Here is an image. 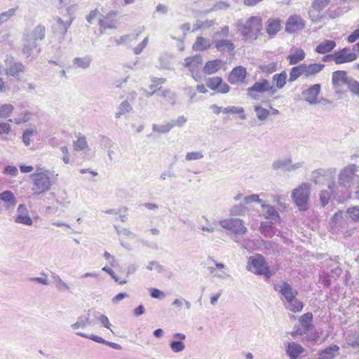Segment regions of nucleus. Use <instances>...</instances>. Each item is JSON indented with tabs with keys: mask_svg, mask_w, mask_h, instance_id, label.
Returning a JSON list of instances; mask_svg holds the SVG:
<instances>
[{
	"mask_svg": "<svg viewBox=\"0 0 359 359\" xmlns=\"http://www.w3.org/2000/svg\"><path fill=\"white\" fill-rule=\"evenodd\" d=\"M98 317V312L93 309L87 311L86 316H80L77 318L76 322L71 325L74 330L84 328L88 325L95 324L93 318Z\"/></svg>",
	"mask_w": 359,
	"mask_h": 359,
	"instance_id": "nucleus-9",
	"label": "nucleus"
},
{
	"mask_svg": "<svg viewBox=\"0 0 359 359\" xmlns=\"http://www.w3.org/2000/svg\"><path fill=\"white\" fill-rule=\"evenodd\" d=\"M222 61L220 60H215L206 62L203 71L207 74H212L216 73L221 68Z\"/></svg>",
	"mask_w": 359,
	"mask_h": 359,
	"instance_id": "nucleus-43",
	"label": "nucleus"
},
{
	"mask_svg": "<svg viewBox=\"0 0 359 359\" xmlns=\"http://www.w3.org/2000/svg\"><path fill=\"white\" fill-rule=\"evenodd\" d=\"M280 20L277 18H269L266 22V33L271 37L276 36L280 30Z\"/></svg>",
	"mask_w": 359,
	"mask_h": 359,
	"instance_id": "nucleus-28",
	"label": "nucleus"
},
{
	"mask_svg": "<svg viewBox=\"0 0 359 359\" xmlns=\"http://www.w3.org/2000/svg\"><path fill=\"white\" fill-rule=\"evenodd\" d=\"M321 91V86L319 83L313 84L302 92V96L304 100L310 104H316L319 103L318 100V95Z\"/></svg>",
	"mask_w": 359,
	"mask_h": 359,
	"instance_id": "nucleus-10",
	"label": "nucleus"
},
{
	"mask_svg": "<svg viewBox=\"0 0 359 359\" xmlns=\"http://www.w3.org/2000/svg\"><path fill=\"white\" fill-rule=\"evenodd\" d=\"M37 135V131L36 129L33 128H27L26 129L22 135V139L23 143L26 146H29L31 142H32L36 138Z\"/></svg>",
	"mask_w": 359,
	"mask_h": 359,
	"instance_id": "nucleus-44",
	"label": "nucleus"
},
{
	"mask_svg": "<svg viewBox=\"0 0 359 359\" xmlns=\"http://www.w3.org/2000/svg\"><path fill=\"white\" fill-rule=\"evenodd\" d=\"M339 347L333 344L318 353V359H334L339 353Z\"/></svg>",
	"mask_w": 359,
	"mask_h": 359,
	"instance_id": "nucleus-29",
	"label": "nucleus"
},
{
	"mask_svg": "<svg viewBox=\"0 0 359 359\" xmlns=\"http://www.w3.org/2000/svg\"><path fill=\"white\" fill-rule=\"evenodd\" d=\"M310 196V185L302 183L292 192V198L300 210L307 209V203Z\"/></svg>",
	"mask_w": 359,
	"mask_h": 359,
	"instance_id": "nucleus-6",
	"label": "nucleus"
},
{
	"mask_svg": "<svg viewBox=\"0 0 359 359\" xmlns=\"http://www.w3.org/2000/svg\"><path fill=\"white\" fill-rule=\"evenodd\" d=\"M25 71V65L16 61L12 55H6L4 63L0 65V74L13 76L20 80V74Z\"/></svg>",
	"mask_w": 359,
	"mask_h": 359,
	"instance_id": "nucleus-3",
	"label": "nucleus"
},
{
	"mask_svg": "<svg viewBox=\"0 0 359 359\" xmlns=\"http://www.w3.org/2000/svg\"><path fill=\"white\" fill-rule=\"evenodd\" d=\"M210 46V40L203 36H198L192 46V49L194 51H203L208 49Z\"/></svg>",
	"mask_w": 359,
	"mask_h": 359,
	"instance_id": "nucleus-35",
	"label": "nucleus"
},
{
	"mask_svg": "<svg viewBox=\"0 0 359 359\" xmlns=\"http://www.w3.org/2000/svg\"><path fill=\"white\" fill-rule=\"evenodd\" d=\"M153 269H155L158 273H162L164 271L163 266L156 261L150 262L147 266V269L149 271H151Z\"/></svg>",
	"mask_w": 359,
	"mask_h": 359,
	"instance_id": "nucleus-62",
	"label": "nucleus"
},
{
	"mask_svg": "<svg viewBox=\"0 0 359 359\" xmlns=\"http://www.w3.org/2000/svg\"><path fill=\"white\" fill-rule=\"evenodd\" d=\"M223 113L224 114H241V118L242 120H245L246 118V116L243 114L244 109L241 107H227L222 109Z\"/></svg>",
	"mask_w": 359,
	"mask_h": 359,
	"instance_id": "nucleus-52",
	"label": "nucleus"
},
{
	"mask_svg": "<svg viewBox=\"0 0 359 359\" xmlns=\"http://www.w3.org/2000/svg\"><path fill=\"white\" fill-rule=\"evenodd\" d=\"M229 34V27L228 26H224L221 29L215 33L214 39L216 38H226Z\"/></svg>",
	"mask_w": 359,
	"mask_h": 359,
	"instance_id": "nucleus-61",
	"label": "nucleus"
},
{
	"mask_svg": "<svg viewBox=\"0 0 359 359\" xmlns=\"http://www.w3.org/2000/svg\"><path fill=\"white\" fill-rule=\"evenodd\" d=\"M159 67L165 69H169L172 64L171 55L163 53L158 58Z\"/></svg>",
	"mask_w": 359,
	"mask_h": 359,
	"instance_id": "nucleus-50",
	"label": "nucleus"
},
{
	"mask_svg": "<svg viewBox=\"0 0 359 359\" xmlns=\"http://www.w3.org/2000/svg\"><path fill=\"white\" fill-rule=\"evenodd\" d=\"M33 114L29 111H25L22 112L20 116L18 118H15L13 119H9L8 121L13 122L15 124H21L27 122L29 121L32 116Z\"/></svg>",
	"mask_w": 359,
	"mask_h": 359,
	"instance_id": "nucleus-51",
	"label": "nucleus"
},
{
	"mask_svg": "<svg viewBox=\"0 0 359 359\" xmlns=\"http://www.w3.org/2000/svg\"><path fill=\"white\" fill-rule=\"evenodd\" d=\"M235 26L245 41L252 42L257 39L262 29V19L260 16H252L245 23L238 20Z\"/></svg>",
	"mask_w": 359,
	"mask_h": 359,
	"instance_id": "nucleus-2",
	"label": "nucleus"
},
{
	"mask_svg": "<svg viewBox=\"0 0 359 359\" xmlns=\"http://www.w3.org/2000/svg\"><path fill=\"white\" fill-rule=\"evenodd\" d=\"M336 46V42L332 40H325L320 43L315 50L319 54H326L332 51Z\"/></svg>",
	"mask_w": 359,
	"mask_h": 359,
	"instance_id": "nucleus-33",
	"label": "nucleus"
},
{
	"mask_svg": "<svg viewBox=\"0 0 359 359\" xmlns=\"http://www.w3.org/2000/svg\"><path fill=\"white\" fill-rule=\"evenodd\" d=\"M259 229L261 233L268 238H271L276 232V229L270 223L262 222Z\"/></svg>",
	"mask_w": 359,
	"mask_h": 359,
	"instance_id": "nucleus-46",
	"label": "nucleus"
},
{
	"mask_svg": "<svg viewBox=\"0 0 359 359\" xmlns=\"http://www.w3.org/2000/svg\"><path fill=\"white\" fill-rule=\"evenodd\" d=\"M149 42V38L145 37L143 41L133 48V52L135 55L140 54L142 50L146 48Z\"/></svg>",
	"mask_w": 359,
	"mask_h": 359,
	"instance_id": "nucleus-60",
	"label": "nucleus"
},
{
	"mask_svg": "<svg viewBox=\"0 0 359 359\" xmlns=\"http://www.w3.org/2000/svg\"><path fill=\"white\" fill-rule=\"evenodd\" d=\"M305 58V53L302 49L297 50L294 54L289 55L287 60H289L290 65H296L299 62Z\"/></svg>",
	"mask_w": 359,
	"mask_h": 359,
	"instance_id": "nucleus-48",
	"label": "nucleus"
},
{
	"mask_svg": "<svg viewBox=\"0 0 359 359\" xmlns=\"http://www.w3.org/2000/svg\"><path fill=\"white\" fill-rule=\"evenodd\" d=\"M14 107L10 104L0 105V118H7L13 112Z\"/></svg>",
	"mask_w": 359,
	"mask_h": 359,
	"instance_id": "nucleus-55",
	"label": "nucleus"
},
{
	"mask_svg": "<svg viewBox=\"0 0 359 359\" xmlns=\"http://www.w3.org/2000/svg\"><path fill=\"white\" fill-rule=\"evenodd\" d=\"M248 269L250 271L263 275L266 278H269L274 274V272L268 268L264 257L261 255H256L250 258Z\"/></svg>",
	"mask_w": 359,
	"mask_h": 359,
	"instance_id": "nucleus-5",
	"label": "nucleus"
},
{
	"mask_svg": "<svg viewBox=\"0 0 359 359\" xmlns=\"http://www.w3.org/2000/svg\"><path fill=\"white\" fill-rule=\"evenodd\" d=\"M132 110L133 107L131 104L127 100L123 101L117 108L115 117L116 118H120L121 116L132 111Z\"/></svg>",
	"mask_w": 359,
	"mask_h": 359,
	"instance_id": "nucleus-45",
	"label": "nucleus"
},
{
	"mask_svg": "<svg viewBox=\"0 0 359 359\" xmlns=\"http://www.w3.org/2000/svg\"><path fill=\"white\" fill-rule=\"evenodd\" d=\"M350 78L345 71H335L332 73V85L335 88H340L344 84L346 85Z\"/></svg>",
	"mask_w": 359,
	"mask_h": 359,
	"instance_id": "nucleus-26",
	"label": "nucleus"
},
{
	"mask_svg": "<svg viewBox=\"0 0 359 359\" xmlns=\"http://www.w3.org/2000/svg\"><path fill=\"white\" fill-rule=\"evenodd\" d=\"M173 128V123H167L166 124L163 125H158L156 123H154L152 125V133L149 134L147 137L149 138L150 137H156L157 136L155 135L156 133L158 134H166L169 133L172 128Z\"/></svg>",
	"mask_w": 359,
	"mask_h": 359,
	"instance_id": "nucleus-30",
	"label": "nucleus"
},
{
	"mask_svg": "<svg viewBox=\"0 0 359 359\" xmlns=\"http://www.w3.org/2000/svg\"><path fill=\"white\" fill-rule=\"evenodd\" d=\"M203 62L202 55L197 54L193 57H187L184 59L183 64L184 67H187L191 72V76L196 80L197 79V74L195 72H197L201 67Z\"/></svg>",
	"mask_w": 359,
	"mask_h": 359,
	"instance_id": "nucleus-11",
	"label": "nucleus"
},
{
	"mask_svg": "<svg viewBox=\"0 0 359 359\" xmlns=\"http://www.w3.org/2000/svg\"><path fill=\"white\" fill-rule=\"evenodd\" d=\"M205 84L211 90H217L219 93H226L230 89L229 85L219 76L208 78Z\"/></svg>",
	"mask_w": 359,
	"mask_h": 359,
	"instance_id": "nucleus-14",
	"label": "nucleus"
},
{
	"mask_svg": "<svg viewBox=\"0 0 359 359\" xmlns=\"http://www.w3.org/2000/svg\"><path fill=\"white\" fill-rule=\"evenodd\" d=\"M52 278L57 290L60 291H66L69 289L67 284L65 283L58 275L53 273L52 275Z\"/></svg>",
	"mask_w": 359,
	"mask_h": 359,
	"instance_id": "nucleus-53",
	"label": "nucleus"
},
{
	"mask_svg": "<svg viewBox=\"0 0 359 359\" xmlns=\"http://www.w3.org/2000/svg\"><path fill=\"white\" fill-rule=\"evenodd\" d=\"M348 89L354 95H359V82L351 77L346 84Z\"/></svg>",
	"mask_w": 359,
	"mask_h": 359,
	"instance_id": "nucleus-54",
	"label": "nucleus"
},
{
	"mask_svg": "<svg viewBox=\"0 0 359 359\" xmlns=\"http://www.w3.org/2000/svg\"><path fill=\"white\" fill-rule=\"evenodd\" d=\"M269 87V81L262 79L260 81L255 82L253 86L248 89V95L253 99L257 100V95L255 93H264L267 91Z\"/></svg>",
	"mask_w": 359,
	"mask_h": 359,
	"instance_id": "nucleus-24",
	"label": "nucleus"
},
{
	"mask_svg": "<svg viewBox=\"0 0 359 359\" xmlns=\"http://www.w3.org/2000/svg\"><path fill=\"white\" fill-rule=\"evenodd\" d=\"M312 320L313 315L311 313H304L299 319L300 325L304 328V331L302 332L301 329H298L294 333L302 334L303 333H306V331H309L311 326Z\"/></svg>",
	"mask_w": 359,
	"mask_h": 359,
	"instance_id": "nucleus-32",
	"label": "nucleus"
},
{
	"mask_svg": "<svg viewBox=\"0 0 359 359\" xmlns=\"http://www.w3.org/2000/svg\"><path fill=\"white\" fill-rule=\"evenodd\" d=\"M339 183L345 187H351L359 183V166L349 165L342 169L339 175Z\"/></svg>",
	"mask_w": 359,
	"mask_h": 359,
	"instance_id": "nucleus-4",
	"label": "nucleus"
},
{
	"mask_svg": "<svg viewBox=\"0 0 359 359\" xmlns=\"http://www.w3.org/2000/svg\"><path fill=\"white\" fill-rule=\"evenodd\" d=\"M254 110L256 113L257 118L262 121H266L270 115L269 110L262 107L260 105H255Z\"/></svg>",
	"mask_w": 359,
	"mask_h": 359,
	"instance_id": "nucleus-49",
	"label": "nucleus"
},
{
	"mask_svg": "<svg viewBox=\"0 0 359 359\" xmlns=\"http://www.w3.org/2000/svg\"><path fill=\"white\" fill-rule=\"evenodd\" d=\"M302 163H292L290 158H280L275 161L273 166L275 169L292 171L301 167Z\"/></svg>",
	"mask_w": 359,
	"mask_h": 359,
	"instance_id": "nucleus-21",
	"label": "nucleus"
},
{
	"mask_svg": "<svg viewBox=\"0 0 359 359\" xmlns=\"http://www.w3.org/2000/svg\"><path fill=\"white\" fill-rule=\"evenodd\" d=\"M76 140L74 141V149L75 151H85L88 149L86 137L81 133L76 135Z\"/></svg>",
	"mask_w": 359,
	"mask_h": 359,
	"instance_id": "nucleus-41",
	"label": "nucleus"
},
{
	"mask_svg": "<svg viewBox=\"0 0 359 359\" xmlns=\"http://www.w3.org/2000/svg\"><path fill=\"white\" fill-rule=\"evenodd\" d=\"M174 340L170 342V348L174 353H180L185 349V344L184 340L186 339V335L182 333H175L173 334Z\"/></svg>",
	"mask_w": 359,
	"mask_h": 359,
	"instance_id": "nucleus-23",
	"label": "nucleus"
},
{
	"mask_svg": "<svg viewBox=\"0 0 359 359\" xmlns=\"http://www.w3.org/2000/svg\"><path fill=\"white\" fill-rule=\"evenodd\" d=\"M221 226L225 229L231 231L235 234L243 235L248 229L244 226L243 220L238 218H231L221 220L219 222Z\"/></svg>",
	"mask_w": 359,
	"mask_h": 359,
	"instance_id": "nucleus-7",
	"label": "nucleus"
},
{
	"mask_svg": "<svg viewBox=\"0 0 359 359\" xmlns=\"http://www.w3.org/2000/svg\"><path fill=\"white\" fill-rule=\"evenodd\" d=\"M23 41L24 43L22 52L26 57H30L34 50H36L38 53L41 51V49L37 47L36 41L32 40H23Z\"/></svg>",
	"mask_w": 359,
	"mask_h": 359,
	"instance_id": "nucleus-31",
	"label": "nucleus"
},
{
	"mask_svg": "<svg viewBox=\"0 0 359 359\" xmlns=\"http://www.w3.org/2000/svg\"><path fill=\"white\" fill-rule=\"evenodd\" d=\"M337 185L334 182L330 184L327 187L329 190H322L320 194V201L323 206L326 205L330 199L332 194L334 193Z\"/></svg>",
	"mask_w": 359,
	"mask_h": 359,
	"instance_id": "nucleus-36",
	"label": "nucleus"
},
{
	"mask_svg": "<svg viewBox=\"0 0 359 359\" xmlns=\"http://www.w3.org/2000/svg\"><path fill=\"white\" fill-rule=\"evenodd\" d=\"M56 26L58 32L61 34L62 36H65L68 30L67 27H66L65 21H63L60 18H57Z\"/></svg>",
	"mask_w": 359,
	"mask_h": 359,
	"instance_id": "nucleus-59",
	"label": "nucleus"
},
{
	"mask_svg": "<svg viewBox=\"0 0 359 359\" xmlns=\"http://www.w3.org/2000/svg\"><path fill=\"white\" fill-rule=\"evenodd\" d=\"M15 222L18 224H23L28 226L32 224V219L28 214V210L25 204H20L17 209V215Z\"/></svg>",
	"mask_w": 359,
	"mask_h": 359,
	"instance_id": "nucleus-20",
	"label": "nucleus"
},
{
	"mask_svg": "<svg viewBox=\"0 0 359 359\" xmlns=\"http://www.w3.org/2000/svg\"><path fill=\"white\" fill-rule=\"evenodd\" d=\"M331 0H313L311 3L309 15L313 22H319L323 19L320 14L323 10L330 4Z\"/></svg>",
	"mask_w": 359,
	"mask_h": 359,
	"instance_id": "nucleus-8",
	"label": "nucleus"
},
{
	"mask_svg": "<svg viewBox=\"0 0 359 359\" xmlns=\"http://www.w3.org/2000/svg\"><path fill=\"white\" fill-rule=\"evenodd\" d=\"M305 352V348L298 343L290 341L285 344V353L290 359H298Z\"/></svg>",
	"mask_w": 359,
	"mask_h": 359,
	"instance_id": "nucleus-16",
	"label": "nucleus"
},
{
	"mask_svg": "<svg viewBox=\"0 0 359 359\" xmlns=\"http://www.w3.org/2000/svg\"><path fill=\"white\" fill-rule=\"evenodd\" d=\"M16 8L9 10L0 13V25L6 22L11 17L15 15Z\"/></svg>",
	"mask_w": 359,
	"mask_h": 359,
	"instance_id": "nucleus-57",
	"label": "nucleus"
},
{
	"mask_svg": "<svg viewBox=\"0 0 359 359\" xmlns=\"http://www.w3.org/2000/svg\"><path fill=\"white\" fill-rule=\"evenodd\" d=\"M287 73L282 71L280 74H274L273 76V82L278 89L283 88L286 84Z\"/></svg>",
	"mask_w": 359,
	"mask_h": 359,
	"instance_id": "nucleus-47",
	"label": "nucleus"
},
{
	"mask_svg": "<svg viewBox=\"0 0 359 359\" xmlns=\"http://www.w3.org/2000/svg\"><path fill=\"white\" fill-rule=\"evenodd\" d=\"M247 75L246 69L239 66L233 68L229 75L228 81L231 84H238L243 82Z\"/></svg>",
	"mask_w": 359,
	"mask_h": 359,
	"instance_id": "nucleus-19",
	"label": "nucleus"
},
{
	"mask_svg": "<svg viewBox=\"0 0 359 359\" xmlns=\"http://www.w3.org/2000/svg\"><path fill=\"white\" fill-rule=\"evenodd\" d=\"M43 277H32L29 278L30 281L36 282L43 285H49V281L44 273H42Z\"/></svg>",
	"mask_w": 359,
	"mask_h": 359,
	"instance_id": "nucleus-63",
	"label": "nucleus"
},
{
	"mask_svg": "<svg viewBox=\"0 0 359 359\" xmlns=\"http://www.w3.org/2000/svg\"><path fill=\"white\" fill-rule=\"evenodd\" d=\"M305 27V22L298 15H293L289 17L285 24V30L289 33H294Z\"/></svg>",
	"mask_w": 359,
	"mask_h": 359,
	"instance_id": "nucleus-13",
	"label": "nucleus"
},
{
	"mask_svg": "<svg viewBox=\"0 0 359 359\" xmlns=\"http://www.w3.org/2000/svg\"><path fill=\"white\" fill-rule=\"evenodd\" d=\"M0 200L5 203L6 210L13 209L16 204V198L10 190L4 191L0 194Z\"/></svg>",
	"mask_w": 359,
	"mask_h": 359,
	"instance_id": "nucleus-27",
	"label": "nucleus"
},
{
	"mask_svg": "<svg viewBox=\"0 0 359 359\" xmlns=\"http://www.w3.org/2000/svg\"><path fill=\"white\" fill-rule=\"evenodd\" d=\"M262 206L264 208L263 215L266 219L274 221L279 219V214L274 207L265 204H262Z\"/></svg>",
	"mask_w": 359,
	"mask_h": 359,
	"instance_id": "nucleus-42",
	"label": "nucleus"
},
{
	"mask_svg": "<svg viewBox=\"0 0 359 359\" xmlns=\"http://www.w3.org/2000/svg\"><path fill=\"white\" fill-rule=\"evenodd\" d=\"M32 190L34 195H40L48 191L55 182V175L53 172L41 165L36 166V171L30 175Z\"/></svg>",
	"mask_w": 359,
	"mask_h": 359,
	"instance_id": "nucleus-1",
	"label": "nucleus"
},
{
	"mask_svg": "<svg viewBox=\"0 0 359 359\" xmlns=\"http://www.w3.org/2000/svg\"><path fill=\"white\" fill-rule=\"evenodd\" d=\"M343 218H349L355 222L359 221V207L354 206L348 208L346 212L339 211L336 212L334 215L332 219L337 222L339 219Z\"/></svg>",
	"mask_w": 359,
	"mask_h": 359,
	"instance_id": "nucleus-15",
	"label": "nucleus"
},
{
	"mask_svg": "<svg viewBox=\"0 0 359 359\" xmlns=\"http://www.w3.org/2000/svg\"><path fill=\"white\" fill-rule=\"evenodd\" d=\"M149 292L151 297L153 298L162 299L165 297L163 292L157 288H150Z\"/></svg>",
	"mask_w": 359,
	"mask_h": 359,
	"instance_id": "nucleus-64",
	"label": "nucleus"
},
{
	"mask_svg": "<svg viewBox=\"0 0 359 359\" xmlns=\"http://www.w3.org/2000/svg\"><path fill=\"white\" fill-rule=\"evenodd\" d=\"M46 36V28L39 25L32 31H25L23 34V40H32L36 42L37 40H43Z\"/></svg>",
	"mask_w": 359,
	"mask_h": 359,
	"instance_id": "nucleus-18",
	"label": "nucleus"
},
{
	"mask_svg": "<svg viewBox=\"0 0 359 359\" xmlns=\"http://www.w3.org/2000/svg\"><path fill=\"white\" fill-rule=\"evenodd\" d=\"M306 71V78L314 76L318 74L325 67L324 64L313 63L310 65L304 64Z\"/></svg>",
	"mask_w": 359,
	"mask_h": 359,
	"instance_id": "nucleus-37",
	"label": "nucleus"
},
{
	"mask_svg": "<svg viewBox=\"0 0 359 359\" xmlns=\"http://www.w3.org/2000/svg\"><path fill=\"white\" fill-rule=\"evenodd\" d=\"M115 15H116V13L111 12L108 13L107 15L103 16L102 18L99 19L98 24L100 27L104 29L107 28L115 29L116 27L115 23L112 20H111V17Z\"/></svg>",
	"mask_w": 359,
	"mask_h": 359,
	"instance_id": "nucleus-39",
	"label": "nucleus"
},
{
	"mask_svg": "<svg viewBox=\"0 0 359 359\" xmlns=\"http://www.w3.org/2000/svg\"><path fill=\"white\" fill-rule=\"evenodd\" d=\"M92 57L90 55L76 57L73 60L72 65L74 68L87 69L90 66Z\"/></svg>",
	"mask_w": 359,
	"mask_h": 359,
	"instance_id": "nucleus-34",
	"label": "nucleus"
},
{
	"mask_svg": "<svg viewBox=\"0 0 359 359\" xmlns=\"http://www.w3.org/2000/svg\"><path fill=\"white\" fill-rule=\"evenodd\" d=\"M246 207L242 204H238L233 206L230 210L231 215H243L245 212Z\"/></svg>",
	"mask_w": 359,
	"mask_h": 359,
	"instance_id": "nucleus-58",
	"label": "nucleus"
},
{
	"mask_svg": "<svg viewBox=\"0 0 359 359\" xmlns=\"http://www.w3.org/2000/svg\"><path fill=\"white\" fill-rule=\"evenodd\" d=\"M213 43L215 48L222 53H232L236 48L232 41L229 39H214Z\"/></svg>",
	"mask_w": 359,
	"mask_h": 359,
	"instance_id": "nucleus-25",
	"label": "nucleus"
},
{
	"mask_svg": "<svg viewBox=\"0 0 359 359\" xmlns=\"http://www.w3.org/2000/svg\"><path fill=\"white\" fill-rule=\"evenodd\" d=\"M284 305L285 309L294 313L301 311L304 306L302 302L299 301L297 297L285 302Z\"/></svg>",
	"mask_w": 359,
	"mask_h": 359,
	"instance_id": "nucleus-40",
	"label": "nucleus"
},
{
	"mask_svg": "<svg viewBox=\"0 0 359 359\" xmlns=\"http://www.w3.org/2000/svg\"><path fill=\"white\" fill-rule=\"evenodd\" d=\"M76 334L77 336H80L83 338L91 339L93 341H95L97 343L105 344V345H107L114 349H116V350H121L122 349V347L120 344L108 341L104 339L102 337L95 335V334H88L81 332H77L76 333Z\"/></svg>",
	"mask_w": 359,
	"mask_h": 359,
	"instance_id": "nucleus-22",
	"label": "nucleus"
},
{
	"mask_svg": "<svg viewBox=\"0 0 359 359\" xmlns=\"http://www.w3.org/2000/svg\"><path fill=\"white\" fill-rule=\"evenodd\" d=\"M348 50V48H344L339 51L334 53V61L336 64L340 65L343 63L351 62L357 59V55L353 52L347 53L346 52Z\"/></svg>",
	"mask_w": 359,
	"mask_h": 359,
	"instance_id": "nucleus-17",
	"label": "nucleus"
},
{
	"mask_svg": "<svg viewBox=\"0 0 359 359\" xmlns=\"http://www.w3.org/2000/svg\"><path fill=\"white\" fill-rule=\"evenodd\" d=\"M259 69L263 73L271 74L277 69V62H272L268 64L261 65Z\"/></svg>",
	"mask_w": 359,
	"mask_h": 359,
	"instance_id": "nucleus-56",
	"label": "nucleus"
},
{
	"mask_svg": "<svg viewBox=\"0 0 359 359\" xmlns=\"http://www.w3.org/2000/svg\"><path fill=\"white\" fill-rule=\"evenodd\" d=\"M274 290L279 292L284 297L285 302L297 297L298 292L296 290L293 289L292 286L286 282H280L274 284Z\"/></svg>",
	"mask_w": 359,
	"mask_h": 359,
	"instance_id": "nucleus-12",
	"label": "nucleus"
},
{
	"mask_svg": "<svg viewBox=\"0 0 359 359\" xmlns=\"http://www.w3.org/2000/svg\"><path fill=\"white\" fill-rule=\"evenodd\" d=\"M302 76H304L306 78L304 63L293 67L291 69L288 81L289 82H293Z\"/></svg>",
	"mask_w": 359,
	"mask_h": 359,
	"instance_id": "nucleus-38",
	"label": "nucleus"
}]
</instances>
